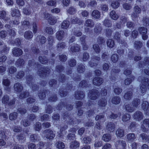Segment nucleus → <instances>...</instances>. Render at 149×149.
Listing matches in <instances>:
<instances>
[{"label":"nucleus","mask_w":149,"mask_h":149,"mask_svg":"<svg viewBox=\"0 0 149 149\" xmlns=\"http://www.w3.org/2000/svg\"><path fill=\"white\" fill-rule=\"evenodd\" d=\"M141 85L140 87L141 92L142 93H145L146 91V85L148 84L147 87L149 89V80L146 78H143L141 81Z\"/></svg>","instance_id":"1"},{"label":"nucleus","mask_w":149,"mask_h":149,"mask_svg":"<svg viewBox=\"0 0 149 149\" xmlns=\"http://www.w3.org/2000/svg\"><path fill=\"white\" fill-rule=\"evenodd\" d=\"M50 72V70L48 68H41L38 70L37 74L40 77H42L49 74Z\"/></svg>","instance_id":"2"},{"label":"nucleus","mask_w":149,"mask_h":149,"mask_svg":"<svg viewBox=\"0 0 149 149\" xmlns=\"http://www.w3.org/2000/svg\"><path fill=\"white\" fill-rule=\"evenodd\" d=\"M99 93L96 89H93L91 91L88 93V97L92 100H96L99 97Z\"/></svg>","instance_id":"3"},{"label":"nucleus","mask_w":149,"mask_h":149,"mask_svg":"<svg viewBox=\"0 0 149 149\" xmlns=\"http://www.w3.org/2000/svg\"><path fill=\"white\" fill-rule=\"evenodd\" d=\"M134 12L132 14L131 17L133 19L136 18L139 16V14L141 12V7L138 5H135L133 8Z\"/></svg>","instance_id":"4"},{"label":"nucleus","mask_w":149,"mask_h":149,"mask_svg":"<svg viewBox=\"0 0 149 149\" xmlns=\"http://www.w3.org/2000/svg\"><path fill=\"white\" fill-rule=\"evenodd\" d=\"M43 133L46 138L50 140L53 139L55 136L53 131L50 130H45L43 132Z\"/></svg>","instance_id":"5"},{"label":"nucleus","mask_w":149,"mask_h":149,"mask_svg":"<svg viewBox=\"0 0 149 149\" xmlns=\"http://www.w3.org/2000/svg\"><path fill=\"white\" fill-rule=\"evenodd\" d=\"M126 144L125 141L118 140L115 144V146L116 149H124L126 146Z\"/></svg>","instance_id":"6"},{"label":"nucleus","mask_w":149,"mask_h":149,"mask_svg":"<svg viewBox=\"0 0 149 149\" xmlns=\"http://www.w3.org/2000/svg\"><path fill=\"white\" fill-rule=\"evenodd\" d=\"M134 119L138 121H140L143 119V113L140 111H136L133 115Z\"/></svg>","instance_id":"7"},{"label":"nucleus","mask_w":149,"mask_h":149,"mask_svg":"<svg viewBox=\"0 0 149 149\" xmlns=\"http://www.w3.org/2000/svg\"><path fill=\"white\" fill-rule=\"evenodd\" d=\"M13 54L15 56H18L22 55L23 53L22 50L19 48H13L12 50Z\"/></svg>","instance_id":"8"},{"label":"nucleus","mask_w":149,"mask_h":149,"mask_svg":"<svg viewBox=\"0 0 149 149\" xmlns=\"http://www.w3.org/2000/svg\"><path fill=\"white\" fill-rule=\"evenodd\" d=\"M65 33L63 31L60 30L58 31L56 33V38L59 40H62L64 38Z\"/></svg>","instance_id":"9"},{"label":"nucleus","mask_w":149,"mask_h":149,"mask_svg":"<svg viewBox=\"0 0 149 149\" xmlns=\"http://www.w3.org/2000/svg\"><path fill=\"white\" fill-rule=\"evenodd\" d=\"M106 128L110 132H113L115 128V124L112 122H109L106 125Z\"/></svg>","instance_id":"10"},{"label":"nucleus","mask_w":149,"mask_h":149,"mask_svg":"<svg viewBox=\"0 0 149 149\" xmlns=\"http://www.w3.org/2000/svg\"><path fill=\"white\" fill-rule=\"evenodd\" d=\"M149 103L146 101L143 102L142 104V108L145 111V112L147 115H149Z\"/></svg>","instance_id":"11"},{"label":"nucleus","mask_w":149,"mask_h":149,"mask_svg":"<svg viewBox=\"0 0 149 149\" xmlns=\"http://www.w3.org/2000/svg\"><path fill=\"white\" fill-rule=\"evenodd\" d=\"M103 82L102 78L100 77H95L94 78L93 81V84L96 86H100L101 84Z\"/></svg>","instance_id":"12"},{"label":"nucleus","mask_w":149,"mask_h":149,"mask_svg":"<svg viewBox=\"0 0 149 149\" xmlns=\"http://www.w3.org/2000/svg\"><path fill=\"white\" fill-rule=\"evenodd\" d=\"M91 58V60L89 62V64L90 66L91 67H93L97 66V63H93L94 64L93 65H92V63L93 62V61H94L95 60L99 61L100 59V57L98 56H92Z\"/></svg>","instance_id":"13"},{"label":"nucleus","mask_w":149,"mask_h":149,"mask_svg":"<svg viewBox=\"0 0 149 149\" xmlns=\"http://www.w3.org/2000/svg\"><path fill=\"white\" fill-rule=\"evenodd\" d=\"M127 140L129 142L133 141L136 139V136L133 133L128 134L126 136Z\"/></svg>","instance_id":"14"},{"label":"nucleus","mask_w":149,"mask_h":149,"mask_svg":"<svg viewBox=\"0 0 149 149\" xmlns=\"http://www.w3.org/2000/svg\"><path fill=\"white\" fill-rule=\"evenodd\" d=\"M11 15L12 17H19L21 15L19 10L18 9L14 8L11 9Z\"/></svg>","instance_id":"15"},{"label":"nucleus","mask_w":149,"mask_h":149,"mask_svg":"<svg viewBox=\"0 0 149 149\" xmlns=\"http://www.w3.org/2000/svg\"><path fill=\"white\" fill-rule=\"evenodd\" d=\"M91 16L93 18L99 19L100 17L101 13L98 10H94L92 12Z\"/></svg>","instance_id":"16"},{"label":"nucleus","mask_w":149,"mask_h":149,"mask_svg":"<svg viewBox=\"0 0 149 149\" xmlns=\"http://www.w3.org/2000/svg\"><path fill=\"white\" fill-rule=\"evenodd\" d=\"M95 24L93 21L91 19H88L86 20L84 23V26L91 28L94 27Z\"/></svg>","instance_id":"17"},{"label":"nucleus","mask_w":149,"mask_h":149,"mask_svg":"<svg viewBox=\"0 0 149 149\" xmlns=\"http://www.w3.org/2000/svg\"><path fill=\"white\" fill-rule=\"evenodd\" d=\"M125 130L123 129L119 128L116 132V134L117 137L121 138L124 136Z\"/></svg>","instance_id":"18"},{"label":"nucleus","mask_w":149,"mask_h":149,"mask_svg":"<svg viewBox=\"0 0 149 149\" xmlns=\"http://www.w3.org/2000/svg\"><path fill=\"white\" fill-rule=\"evenodd\" d=\"M15 91L17 92H20L23 89V86L19 83H16L14 85Z\"/></svg>","instance_id":"19"},{"label":"nucleus","mask_w":149,"mask_h":149,"mask_svg":"<svg viewBox=\"0 0 149 149\" xmlns=\"http://www.w3.org/2000/svg\"><path fill=\"white\" fill-rule=\"evenodd\" d=\"M75 98L77 99H81L85 96V94L83 91H78L76 92L75 94Z\"/></svg>","instance_id":"20"},{"label":"nucleus","mask_w":149,"mask_h":149,"mask_svg":"<svg viewBox=\"0 0 149 149\" xmlns=\"http://www.w3.org/2000/svg\"><path fill=\"white\" fill-rule=\"evenodd\" d=\"M33 36V33L30 31H26L24 34V37L27 40L31 39Z\"/></svg>","instance_id":"21"},{"label":"nucleus","mask_w":149,"mask_h":149,"mask_svg":"<svg viewBox=\"0 0 149 149\" xmlns=\"http://www.w3.org/2000/svg\"><path fill=\"white\" fill-rule=\"evenodd\" d=\"M110 17L114 20H117L119 18V16L114 10H112L109 14Z\"/></svg>","instance_id":"22"},{"label":"nucleus","mask_w":149,"mask_h":149,"mask_svg":"<svg viewBox=\"0 0 149 149\" xmlns=\"http://www.w3.org/2000/svg\"><path fill=\"white\" fill-rule=\"evenodd\" d=\"M6 13L4 10L0 11V19H3V20L7 21L9 20V18L6 17Z\"/></svg>","instance_id":"23"},{"label":"nucleus","mask_w":149,"mask_h":149,"mask_svg":"<svg viewBox=\"0 0 149 149\" xmlns=\"http://www.w3.org/2000/svg\"><path fill=\"white\" fill-rule=\"evenodd\" d=\"M66 47L65 43L64 42H59L56 46L57 49L58 50H61L65 48Z\"/></svg>","instance_id":"24"},{"label":"nucleus","mask_w":149,"mask_h":149,"mask_svg":"<svg viewBox=\"0 0 149 149\" xmlns=\"http://www.w3.org/2000/svg\"><path fill=\"white\" fill-rule=\"evenodd\" d=\"M71 24H81L82 23V21H80L78 18L73 17H72L70 19Z\"/></svg>","instance_id":"25"},{"label":"nucleus","mask_w":149,"mask_h":149,"mask_svg":"<svg viewBox=\"0 0 149 149\" xmlns=\"http://www.w3.org/2000/svg\"><path fill=\"white\" fill-rule=\"evenodd\" d=\"M79 50V46L77 44H73L70 48V50L72 52H78Z\"/></svg>","instance_id":"26"},{"label":"nucleus","mask_w":149,"mask_h":149,"mask_svg":"<svg viewBox=\"0 0 149 149\" xmlns=\"http://www.w3.org/2000/svg\"><path fill=\"white\" fill-rule=\"evenodd\" d=\"M0 47L5 52H6L9 50V48L6 47L3 41L0 42Z\"/></svg>","instance_id":"27"},{"label":"nucleus","mask_w":149,"mask_h":149,"mask_svg":"<svg viewBox=\"0 0 149 149\" xmlns=\"http://www.w3.org/2000/svg\"><path fill=\"white\" fill-rule=\"evenodd\" d=\"M102 139L106 142H108L111 139V135L109 134H104L103 136Z\"/></svg>","instance_id":"28"},{"label":"nucleus","mask_w":149,"mask_h":149,"mask_svg":"<svg viewBox=\"0 0 149 149\" xmlns=\"http://www.w3.org/2000/svg\"><path fill=\"white\" fill-rule=\"evenodd\" d=\"M70 25V22L68 20H65L61 24V27L62 29H67L69 27Z\"/></svg>","instance_id":"29"},{"label":"nucleus","mask_w":149,"mask_h":149,"mask_svg":"<svg viewBox=\"0 0 149 149\" xmlns=\"http://www.w3.org/2000/svg\"><path fill=\"white\" fill-rule=\"evenodd\" d=\"M120 102V98L118 96H115L111 100L112 103L115 104H118Z\"/></svg>","instance_id":"30"},{"label":"nucleus","mask_w":149,"mask_h":149,"mask_svg":"<svg viewBox=\"0 0 149 149\" xmlns=\"http://www.w3.org/2000/svg\"><path fill=\"white\" fill-rule=\"evenodd\" d=\"M98 105L102 107L105 106L107 104V101L105 98H102L99 100L98 102Z\"/></svg>","instance_id":"31"},{"label":"nucleus","mask_w":149,"mask_h":149,"mask_svg":"<svg viewBox=\"0 0 149 149\" xmlns=\"http://www.w3.org/2000/svg\"><path fill=\"white\" fill-rule=\"evenodd\" d=\"M24 64V60L21 58L18 59L16 61L15 65L17 67L22 66Z\"/></svg>","instance_id":"32"},{"label":"nucleus","mask_w":149,"mask_h":149,"mask_svg":"<svg viewBox=\"0 0 149 149\" xmlns=\"http://www.w3.org/2000/svg\"><path fill=\"white\" fill-rule=\"evenodd\" d=\"M103 25L106 27H110L112 26L111 21L108 19H105L103 22Z\"/></svg>","instance_id":"33"},{"label":"nucleus","mask_w":149,"mask_h":149,"mask_svg":"<svg viewBox=\"0 0 149 149\" xmlns=\"http://www.w3.org/2000/svg\"><path fill=\"white\" fill-rule=\"evenodd\" d=\"M140 138L144 141L149 143V136L145 134H141L139 136Z\"/></svg>","instance_id":"34"},{"label":"nucleus","mask_w":149,"mask_h":149,"mask_svg":"<svg viewBox=\"0 0 149 149\" xmlns=\"http://www.w3.org/2000/svg\"><path fill=\"white\" fill-rule=\"evenodd\" d=\"M132 91H130L127 92L125 93L124 95V97L126 100H130L132 98Z\"/></svg>","instance_id":"35"},{"label":"nucleus","mask_w":149,"mask_h":149,"mask_svg":"<svg viewBox=\"0 0 149 149\" xmlns=\"http://www.w3.org/2000/svg\"><path fill=\"white\" fill-rule=\"evenodd\" d=\"M39 60L41 63L43 64H46L48 61V59L45 56H40L39 57Z\"/></svg>","instance_id":"36"},{"label":"nucleus","mask_w":149,"mask_h":149,"mask_svg":"<svg viewBox=\"0 0 149 149\" xmlns=\"http://www.w3.org/2000/svg\"><path fill=\"white\" fill-rule=\"evenodd\" d=\"M80 145L79 143L77 141H73L70 143V147L72 148L76 149L79 147Z\"/></svg>","instance_id":"37"},{"label":"nucleus","mask_w":149,"mask_h":149,"mask_svg":"<svg viewBox=\"0 0 149 149\" xmlns=\"http://www.w3.org/2000/svg\"><path fill=\"white\" fill-rule=\"evenodd\" d=\"M68 126L66 125L64 126L63 127H61L60 129V134L58 135V137L62 138L63 136V131H65L67 128Z\"/></svg>","instance_id":"38"},{"label":"nucleus","mask_w":149,"mask_h":149,"mask_svg":"<svg viewBox=\"0 0 149 149\" xmlns=\"http://www.w3.org/2000/svg\"><path fill=\"white\" fill-rule=\"evenodd\" d=\"M9 100V96L7 95H4L1 99V101L3 103L8 104Z\"/></svg>","instance_id":"39"},{"label":"nucleus","mask_w":149,"mask_h":149,"mask_svg":"<svg viewBox=\"0 0 149 149\" xmlns=\"http://www.w3.org/2000/svg\"><path fill=\"white\" fill-rule=\"evenodd\" d=\"M125 108L126 110L128 112H133L135 110V108L130 104H126L125 106Z\"/></svg>","instance_id":"40"},{"label":"nucleus","mask_w":149,"mask_h":149,"mask_svg":"<svg viewBox=\"0 0 149 149\" xmlns=\"http://www.w3.org/2000/svg\"><path fill=\"white\" fill-rule=\"evenodd\" d=\"M91 138L88 136H86L82 139V142L85 144L89 143L91 141Z\"/></svg>","instance_id":"41"},{"label":"nucleus","mask_w":149,"mask_h":149,"mask_svg":"<svg viewBox=\"0 0 149 149\" xmlns=\"http://www.w3.org/2000/svg\"><path fill=\"white\" fill-rule=\"evenodd\" d=\"M132 103L134 108L137 107L138 105L140 104V100L138 99H135L133 100Z\"/></svg>","instance_id":"42"},{"label":"nucleus","mask_w":149,"mask_h":149,"mask_svg":"<svg viewBox=\"0 0 149 149\" xmlns=\"http://www.w3.org/2000/svg\"><path fill=\"white\" fill-rule=\"evenodd\" d=\"M17 139L19 141L21 142H23L26 140L25 135L22 133L17 136Z\"/></svg>","instance_id":"43"},{"label":"nucleus","mask_w":149,"mask_h":149,"mask_svg":"<svg viewBox=\"0 0 149 149\" xmlns=\"http://www.w3.org/2000/svg\"><path fill=\"white\" fill-rule=\"evenodd\" d=\"M107 42V46L110 48L113 47L115 45L114 41L111 39H108Z\"/></svg>","instance_id":"44"},{"label":"nucleus","mask_w":149,"mask_h":149,"mask_svg":"<svg viewBox=\"0 0 149 149\" xmlns=\"http://www.w3.org/2000/svg\"><path fill=\"white\" fill-rule=\"evenodd\" d=\"M113 38L118 42H120L121 40V35L118 32L115 33L113 36Z\"/></svg>","instance_id":"45"},{"label":"nucleus","mask_w":149,"mask_h":149,"mask_svg":"<svg viewBox=\"0 0 149 149\" xmlns=\"http://www.w3.org/2000/svg\"><path fill=\"white\" fill-rule=\"evenodd\" d=\"M130 118V115L129 114L126 113L123 115L122 117V120L123 122H126L129 120Z\"/></svg>","instance_id":"46"},{"label":"nucleus","mask_w":149,"mask_h":149,"mask_svg":"<svg viewBox=\"0 0 149 149\" xmlns=\"http://www.w3.org/2000/svg\"><path fill=\"white\" fill-rule=\"evenodd\" d=\"M17 68L13 66H9L8 68V72L11 74H13L17 71Z\"/></svg>","instance_id":"47"},{"label":"nucleus","mask_w":149,"mask_h":149,"mask_svg":"<svg viewBox=\"0 0 149 149\" xmlns=\"http://www.w3.org/2000/svg\"><path fill=\"white\" fill-rule=\"evenodd\" d=\"M142 43L139 41H135L134 44V46L135 48L137 49L140 48L142 46Z\"/></svg>","instance_id":"48"},{"label":"nucleus","mask_w":149,"mask_h":149,"mask_svg":"<svg viewBox=\"0 0 149 149\" xmlns=\"http://www.w3.org/2000/svg\"><path fill=\"white\" fill-rule=\"evenodd\" d=\"M17 115V113L16 112L10 113L9 116V119L11 120H14L16 119Z\"/></svg>","instance_id":"49"},{"label":"nucleus","mask_w":149,"mask_h":149,"mask_svg":"<svg viewBox=\"0 0 149 149\" xmlns=\"http://www.w3.org/2000/svg\"><path fill=\"white\" fill-rule=\"evenodd\" d=\"M37 39L38 38L41 44H43L45 43L46 41V38L43 36H37Z\"/></svg>","instance_id":"50"},{"label":"nucleus","mask_w":149,"mask_h":149,"mask_svg":"<svg viewBox=\"0 0 149 149\" xmlns=\"http://www.w3.org/2000/svg\"><path fill=\"white\" fill-rule=\"evenodd\" d=\"M141 35L146 34L147 32V29L144 27H141L138 29Z\"/></svg>","instance_id":"51"},{"label":"nucleus","mask_w":149,"mask_h":149,"mask_svg":"<svg viewBox=\"0 0 149 149\" xmlns=\"http://www.w3.org/2000/svg\"><path fill=\"white\" fill-rule=\"evenodd\" d=\"M56 147L59 149H63L65 147L64 143L62 142L59 141L56 143Z\"/></svg>","instance_id":"52"},{"label":"nucleus","mask_w":149,"mask_h":149,"mask_svg":"<svg viewBox=\"0 0 149 149\" xmlns=\"http://www.w3.org/2000/svg\"><path fill=\"white\" fill-rule=\"evenodd\" d=\"M93 48L97 53H99L100 51V48L97 44H94L93 46Z\"/></svg>","instance_id":"53"},{"label":"nucleus","mask_w":149,"mask_h":149,"mask_svg":"<svg viewBox=\"0 0 149 149\" xmlns=\"http://www.w3.org/2000/svg\"><path fill=\"white\" fill-rule=\"evenodd\" d=\"M29 95V93L28 91L23 92L19 96L20 99H23Z\"/></svg>","instance_id":"54"},{"label":"nucleus","mask_w":149,"mask_h":149,"mask_svg":"<svg viewBox=\"0 0 149 149\" xmlns=\"http://www.w3.org/2000/svg\"><path fill=\"white\" fill-rule=\"evenodd\" d=\"M96 120L102 121L103 122L105 121V120L104 118V116L103 115H97L95 118Z\"/></svg>","instance_id":"55"},{"label":"nucleus","mask_w":149,"mask_h":149,"mask_svg":"<svg viewBox=\"0 0 149 149\" xmlns=\"http://www.w3.org/2000/svg\"><path fill=\"white\" fill-rule=\"evenodd\" d=\"M147 65H149V58H145L143 62V64L140 63L139 66L140 67H142Z\"/></svg>","instance_id":"56"},{"label":"nucleus","mask_w":149,"mask_h":149,"mask_svg":"<svg viewBox=\"0 0 149 149\" xmlns=\"http://www.w3.org/2000/svg\"><path fill=\"white\" fill-rule=\"evenodd\" d=\"M39 137L36 134H32L30 135V138L31 140L33 142H35L36 140H39Z\"/></svg>","instance_id":"57"},{"label":"nucleus","mask_w":149,"mask_h":149,"mask_svg":"<svg viewBox=\"0 0 149 149\" xmlns=\"http://www.w3.org/2000/svg\"><path fill=\"white\" fill-rule=\"evenodd\" d=\"M102 27L100 26V24H99V25H97L95 26L94 31L96 33H100L101 31Z\"/></svg>","instance_id":"58"},{"label":"nucleus","mask_w":149,"mask_h":149,"mask_svg":"<svg viewBox=\"0 0 149 149\" xmlns=\"http://www.w3.org/2000/svg\"><path fill=\"white\" fill-rule=\"evenodd\" d=\"M48 22L51 25H54L57 22V19L55 18L49 17V18Z\"/></svg>","instance_id":"59"},{"label":"nucleus","mask_w":149,"mask_h":149,"mask_svg":"<svg viewBox=\"0 0 149 149\" xmlns=\"http://www.w3.org/2000/svg\"><path fill=\"white\" fill-rule=\"evenodd\" d=\"M77 70L79 73H83L85 71L84 66L82 64L79 65L78 66Z\"/></svg>","instance_id":"60"},{"label":"nucleus","mask_w":149,"mask_h":149,"mask_svg":"<svg viewBox=\"0 0 149 149\" xmlns=\"http://www.w3.org/2000/svg\"><path fill=\"white\" fill-rule=\"evenodd\" d=\"M38 96L41 99H44L46 97L45 91H41L38 94Z\"/></svg>","instance_id":"61"},{"label":"nucleus","mask_w":149,"mask_h":149,"mask_svg":"<svg viewBox=\"0 0 149 149\" xmlns=\"http://www.w3.org/2000/svg\"><path fill=\"white\" fill-rule=\"evenodd\" d=\"M120 5L118 1H113L111 4V6L113 8H117Z\"/></svg>","instance_id":"62"},{"label":"nucleus","mask_w":149,"mask_h":149,"mask_svg":"<svg viewBox=\"0 0 149 149\" xmlns=\"http://www.w3.org/2000/svg\"><path fill=\"white\" fill-rule=\"evenodd\" d=\"M118 59V57L116 54H113L111 57V61L114 63L117 62Z\"/></svg>","instance_id":"63"},{"label":"nucleus","mask_w":149,"mask_h":149,"mask_svg":"<svg viewBox=\"0 0 149 149\" xmlns=\"http://www.w3.org/2000/svg\"><path fill=\"white\" fill-rule=\"evenodd\" d=\"M76 9L73 7H70L67 10L68 12L71 14H73L75 13Z\"/></svg>","instance_id":"64"}]
</instances>
